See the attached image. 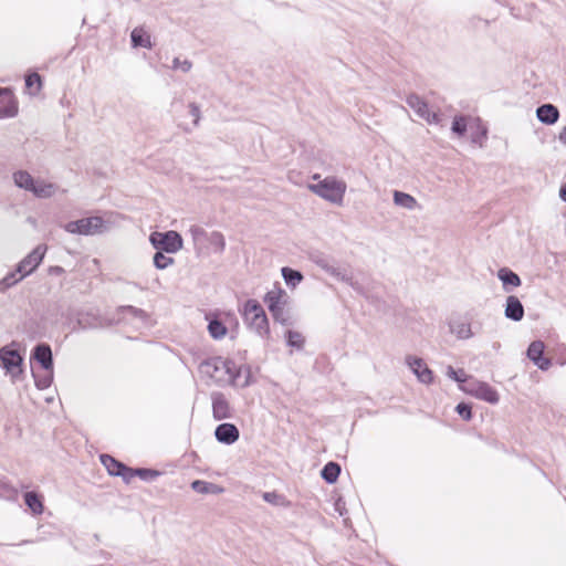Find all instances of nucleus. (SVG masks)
<instances>
[{"label":"nucleus","instance_id":"nucleus-15","mask_svg":"<svg viewBox=\"0 0 566 566\" xmlns=\"http://www.w3.org/2000/svg\"><path fill=\"white\" fill-rule=\"evenodd\" d=\"M544 343L541 340L533 342L527 349V356L533 360L541 369H546L549 366V360L543 357Z\"/></svg>","mask_w":566,"mask_h":566},{"label":"nucleus","instance_id":"nucleus-9","mask_svg":"<svg viewBox=\"0 0 566 566\" xmlns=\"http://www.w3.org/2000/svg\"><path fill=\"white\" fill-rule=\"evenodd\" d=\"M407 104L428 124H438L440 122V114L431 111L426 101L417 94H409Z\"/></svg>","mask_w":566,"mask_h":566},{"label":"nucleus","instance_id":"nucleus-43","mask_svg":"<svg viewBox=\"0 0 566 566\" xmlns=\"http://www.w3.org/2000/svg\"><path fill=\"white\" fill-rule=\"evenodd\" d=\"M136 474H138L139 476H142L144 479H148V478L157 476L158 472L154 471V470H148V469H138L136 471Z\"/></svg>","mask_w":566,"mask_h":566},{"label":"nucleus","instance_id":"nucleus-20","mask_svg":"<svg viewBox=\"0 0 566 566\" xmlns=\"http://www.w3.org/2000/svg\"><path fill=\"white\" fill-rule=\"evenodd\" d=\"M101 462L106 468L109 474L120 475L124 476L125 479L127 478L126 472H128L129 470L123 463L115 460L113 457L108 454H103L101 455Z\"/></svg>","mask_w":566,"mask_h":566},{"label":"nucleus","instance_id":"nucleus-17","mask_svg":"<svg viewBox=\"0 0 566 566\" xmlns=\"http://www.w3.org/2000/svg\"><path fill=\"white\" fill-rule=\"evenodd\" d=\"M33 357L41 364L43 369L52 370L53 359L52 350L49 345L40 344L34 348Z\"/></svg>","mask_w":566,"mask_h":566},{"label":"nucleus","instance_id":"nucleus-18","mask_svg":"<svg viewBox=\"0 0 566 566\" xmlns=\"http://www.w3.org/2000/svg\"><path fill=\"white\" fill-rule=\"evenodd\" d=\"M505 315L513 321H521L524 316V307L518 297L511 295L506 300Z\"/></svg>","mask_w":566,"mask_h":566},{"label":"nucleus","instance_id":"nucleus-7","mask_svg":"<svg viewBox=\"0 0 566 566\" xmlns=\"http://www.w3.org/2000/svg\"><path fill=\"white\" fill-rule=\"evenodd\" d=\"M23 358L18 350L4 346L0 349V366L10 376L12 381H15L22 374Z\"/></svg>","mask_w":566,"mask_h":566},{"label":"nucleus","instance_id":"nucleus-45","mask_svg":"<svg viewBox=\"0 0 566 566\" xmlns=\"http://www.w3.org/2000/svg\"><path fill=\"white\" fill-rule=\"evenodd\" d=\"M49 272H50L51 274H54V275H60V274H62V273L64 272V269H63V268H61V266H51V268L49 269Z\"/></svg>","mask_w":566,"mask_h":566},{"label":"nucleus","instance_id":"nucleus-50","mask_svg":"<svg viewBox=\"0 0 566 566\" xmlns=\"http://www.w3.org/2000/svg\"><path fill=\"white\" fill-rule=\"evenodd\" d=\"M48 386H49V382H48V381H45V382L42 385V387H48Z\"/></svg>","mask_w":566,"mask_h":566},{"label":"nucleus","instance_id":"nucleus-48","mask_svg":"<svg viewBox=\"0 0 566 566\" xmlns=\"http://www.w3.org/2000/svg\"><path fill=\"white\" fill-rule=\"evenodd\" d=\"M344 524H345L346 526H350V518H349V517H345V518H344Z\"/></svg>","mask_w":566,"mask_h":566},{"label":"nucleus","instance_id":"nucleus-8","mask_svg":"<svg viewBox=\"0 0 566 566\" xmlns=\"http://www.w3.org/2000/svg\"><path fill=\"white\" fill-rule=\"evenodd\" d=\"M46 253V245L39 244L17 266V272L24 277L31 274L42 262Z\"/></svg>","mask_w":566,"mask_h":566},{"label":"nucleus","instance_id":"nucleus-47","mask_svg":"<svg viewBox=\"0 0 566 566\" xmlns=\"http://www.w3.org/2000/svg\"><path fill=\"white\" fill-rule=\"evenodd\" d=\"M559 196L564 201H566V184L562 186L559 190Z\"/></svg>","mask_w":566,"mask_h":566},{"label":"nucleus","instance_id":"nucleus-13","mask_svg":"<svg viewBox=\"0 0 566 566\" xmlns=\"http://www.w3.org/2000/svg\"><path fill=\"white\" fill-rule=\"evenodd\" d=\"M407 363L421 382L427 385L432 382L433 373L421 358L409 357Z\"/></svg>","mask_w":566,"mask_h":566},{"label":"nucleus","instance_id":"nucleus-5","mask_svg":"<svg viewBox=\"0 0 566 566\" xmlns=\"http://www.w3.org/2000/svg\"><path fill=\"white\" fill-rule=\"evenodd\" d=\"M108 229L103 218L94 216L70 221L64 226V230L72 234L94 235L101 234Z\"/></svg>","mask_w":566,"mask_h":566},{"label":"nucleus","instance_id":"nucleus-1","mask_svg":"<svg viewBox=\"0 0 566 566\" xmlns=\"http://www.w3.org/2000/svg\"><path fill=\"white\" fill-rule=\"evenodd\" d=\"M264 302L275 322L285 326L292 324V315L290 311L291 301L290 296L283 289L274 286L265 294Z\"/></svg>","mask_w":566,"mask_h":566},{"label":"nucleus","instance_id":"nucleus-10","mask_svg":"<svg viewBox=\"0 0 566 566\" xmlns=\"http://www.w3.org/2000/svg\"><path fill=\"white\" fill-rule=\"evenodd\" d=\"M188 233L191 237L193 250L197 256H206L209 254V248L207 245L209 234L202 227L192 224L188 229Z\"/></svg>","mask_w":566,"mask_h":566},{"label":"nucleus","instance_id":"nucleus-38","mask_svg":"<svg viewBox=\"0 0 566 566\" xmlns=\"http://www.w3.org/2000/svg\"><path fill=\"white\" fill-rule=\"evenodd\" d=\"M188 107H189V114L193 118V126H198L199 122H200V118H201V113H200L199 105L196 104V103H190L188 105Z\"/></svg>","mask_w":566,"mask_h":566},{"label":"nucleus","instance_id":"nucleus-37","mask_svg":"<svg viewBox=\"0 0 566 566\" xmlns=\"http://www.w3.org/2000/svg\"><path fill=\"white\" fill-rule=\"evenodd\" d=\"M192 63L188 60L181 61L178 57H175L172 61V69L174 70H180L184 73H187L191 70Z\"/></svg>","mask_w":566,"mask_h":566},{"label":"nucleus","instance_id":"nucleus-44","mask_svg":"<svg viewBox=\"0 0 566 566\" xmlns=\"http://www.w3.org/2000/svg\"><path fill=\"white\" fill-rule=\"evenodd\" d=\"M335 511L338 512L339 516H344L346 511L345 502L342 499H338L335 502Z\"/></svg>","mask_w":566,"mask_h":566},{"label":"nucleus","instance_id":"nucleus-26","mask_svg":"<svg viewBox=\"0 0 566 566\" xmlns=\"http://www.w3.org/2000/svg\"><path fill=\"white\" fill-rule=\"evenodd\" d=\"M316 264L324 270L325 272L329 273L332 276H334L337 280H345L346 273L340 271L339 266H336L333 262L326 260V259H318L316 260Z\"/></svg>","mask_w":566,"mask_h":566},{"label":"nucleus","instance_id":"nucleus-23","mask_svg":"<svg viewBox=\"0 0 566 566\" xmlns=\"http://www.w3.org/2000/svg\"><path fill=\"white\" fill-rule=\"evenodd\" d=\"M24 502H25V505L30 509V511L34 514V515H41L44 511V506H43V501H42V497L33 492V491H29V492H25L24 493Z\"/></svg>","mask_w":566,"mask_h":566},{"label":"nucleus","instance_id":"nucleus-16","mask_svg":"<svg viewBox=\"0 0 566 566\" xmlns=\"http://www.w3.org/2000/svg\"><path fill=\"white\" fill-rule=\"evenodd\" d=\"M18 114V102L11 93L0 96V119L11 118Z\"/></svg>","mask_w":566,"mask_h":566},{"label":"nucleus","instance_id":"nucleus-22","mask_svg":"<svg viewBox=\"0 0 566 566\" xmlns=\"http://www.w3.org/2000/svg\"><path fill=\"white\" fill-rule=\"evenodd\" d=\"M14 185L25 191H32L35 179L25 170H18L12 175Z\"/></svg>","mask_w":566,"mask_h":566},{"label":"nucleus","instance_id":"nucleus-49","mask_svg":"<svg viewBox=\"0 0 566 566\" xmlns=\"http://www.w3.org/2000/svg\"><path fill=\"white\" fill-rule=\"evenodd\" d=\"M129 311L134 312V313H137L138 311L134 307H128Z\"/></svg>","mask_w":566,"mask_h":566},{"label":"nucleus","instance_id":"nucleus-21","mask_svg":"<svg viewBox=\"0 0 566 566\" xmlns=\"http://www.w3.org/2000/svg\"><path fill=\"white\" fill-rule=\"evenodd\" d=\"M537 117L542 123L552 125L557 122L559 113L558 109L552 104H545L537 108Z\"/></svg>","mask_w":566,"mask_h":566},{"label":"nucleus","instance_id":"nucleus-6","mask_svg":"<svg viewBox=\"0 0 566 566\" xmlns=\"http://www.w3.org/2000/svg\"><path fill=\"white\" fill-rule=\"evenodd\" d=\"M149 241L157 250L165 251L166 253H177L184 248V240L181 235L174 230L161 232H153Z\"/></svg>","mask_w":566,"mask_h":566},{"label":"nucleus","instance_id":"nucleus-2","mask_svg":"<svg viewBox=\"0 0 566 566\" xmlns=\"http://www.w3.org/2000/svg\"><path fill=\"white\" fill-rule=\"evenodd\" d=\"M202 376L213 380L216 384H231L234 380L233 364L222 358H211L200 365Z\"/></svg>","mask_w":566,"mask_h":566},{"label":"nucleus","instance_id":"nucleus-34","mask_svg":"<svg viewBox=\"0 0 566 566\" xmlns=\"http://www.w3.org/2000/svg\"><path fill=\"white\" fill-rule=\"evenodd\" d=\"M175 260L170 256H166L161 251H158L154 255V265L158 270H165L172 265Z\"/></svg>","mask_w":566,"mask_h":566},{"label":"nucleus","instance_id":"nucleus-33","mask_svg":"<svg viewBox=\"0 0 566 566\" xmlns=\"http://www.w3.org/2000/svg\"><path fill=\"white\" fill-rule=\"evenodd\" d=\"M208 331L216 339L222 338L227 334L226 326L218 319H213L209 323Z\"/></svg>","mask_w":566,"mask_h":566},{"label":"nucleus","instance_id":"nucleus-12","mask_svg":"<svg viewBox=\"0 0 566 566\" xmlns=\"http://www.w3.org/2000/svg\"><path fill=\"white\" fill-rule=\"evenodd\" d=\"M212 399V413L216 420H223L231 417V407L227 398L220 394L214 392Z\"/></svg>","mask_w":566,"mask_h":566},{"label":"nucleus","instance_id":"nucleus-36","mask_svg":"<svg viewBox=\"0 0 566 566\" xmlns=\"http://www.w3.org/2000/svg\"><path fill=\"white\" fill-rule=\"evenodd\" d=\"M17 271L11 272L7 274L1 281H0V292H4L10 286L17 284L19 281H21L23 277H17Z\"/></svg>","mask_w":566,"mask_h":566},{"label":"nucleus","instance_id":"nucleus-3","mask_svg":"<svg viewBox=\"0 0 566 566\" xmlns=\"http://www.w3.org/2000/svg\"><path fill=\"white\" fill-rule=\"evenodd\" d=\"M313 180H317V182L307 186L312 192L333 203L342 201L346 190V185L343 181L332 177L321 179L319 175H314Z\"/></svg>","mask_w":566,"mask_h":566},{"label":"nucleus","instance_id":"nucleus-24","mask_svg":"<svg viewBox=\"0 0 566 566\" xmlns=\"http://www.w3.org/2000/svg\"><path fill=\"white\" fill-rule=\"evenodd\" d=\"M133 45L135 48L143 46L150 49L151 48V41L150 35L143 29V28H135L132 31L130 34Z\"/></svg>","mask_w":566,"mask_h":566},{"label":"nucleus","instance_id":"nucleus-14","mask_svg":"<svg viewBox=\"0 0 566 566\" xmlns=\"http://www.w3.org/2000/svg\"><path fill=\"white\" fill-rule=\"evenodd\" d=\"M214 436L221 443L232 444L239 437V429L232 423H221L216 428Z\"/></svg>","mask_w":566,"mask_h":566},{"label":"nucleus","instance_id":"nucleus-32","mask_svg":"<svg viewBox=\"0 0 566 566\" xmlns=\"http://www.w3.org/2000/svg\"><path fill=\"white\" fill-rule=\"evenodd\" d=\"M25 86L27 88L31 90L32 94H36L42 88V81L41 76L38 73H31L25 76Z\"/></svg>","mask_w":566,"mask_h":566},{"label":"nucleus","instance_id":"nucleus-35","mask_svg":"<svg viewBox=\"0 0 566 566\" xmlns=\"http://www.w3.org/2000/svg\"><path fill=\"white\" fill-rule=\"evenodd\" d=\"M287 345L296 348H302L304 344V337L301 333L289 331L286 334Z\"/></svg>","mask_w":566,"mask_h":566},{"label":"nucleus","instance_id":"nucleus-51","mask_svg":"<svg viewBox=\"0 0 566 566\" xmlns=\"http://www.w3.org/2000/svg\"><path fill=\"white\" fill-rule=\"evenodd\" d=\"M31 543V541H23L22 544Z\"/></svg>","mask_w":566,"mask_h":566},{"label":"nucleus","instance_id":"nucleus-11","mask_svg":"<svg viewBox=\"0 0 566 566\" xmlns=\"http://www.w3.org/2000/svg\"><path fill=\"white\" fill-rule=\"evenodd\" d=\"M469 392L472 396H474L479 399H482L486 402H490V403H495L499 401L497 391L486 382H481V381L472 382L470 385Z\"/></svg>","mask_w":566,"mask_h":566},{"label":"nucleus","instance_id":"nucleus-27","mask_svg":"<svg viewBox=\"0 0 566 566\" xmlns=\"http://www.w3.org/2000/svg\"><path fill=\"white\" fill-rule=\"evenodd\" d=\"M191 488L193 491L200 493V494H219L223 491V489L217 484L209 483L201 480H196L191 483Z\"/></svg>","mask_w":566,"mask_h":566},{"label":"nucleus","instance_id":"nucleus-25","mask_svg":"<svg viewBox=\"0 0 566 566\" xmlns=\"http://www.w3.org/2000/svg\"><path fill=\"white\" fill-rule=\"evenodd\" d=\"M207 245L209 251L221 254L226 249V239L221 232L213 231L209 234Z\"/></svg>","mask_w":566,"mask_h":566},{"label":"nucleus","instance_id":"nucleus-39","mask_svg":"<svg viewBox=\"0 0 566 566\" xmlns=\"http://www.w3.org/2000/svg\"><path fill=\"white\" fill-rule=\"evenodd\" d=\"M467 129V119L464 117H457L452 124V130L462 135Z\"/></svg>","mask_w":566,"mask_h":566},{"label":"nucleus","instance_id":"nucleus-42","mask_svg":"<svg viewBox=\"0 0 566 566\" xmlns=\"http://www.w3.org/2000/svg\"><path fill=\"white\" fill-rule=\"evenodd\" d=\"M263 500L268 503L277 505L281 503L280 500H282V496L275 492H265V493H263Z\"/></svg>","mask_w":566,"mask_h":566},{"label":"nucleus","instance_id":"nucleus-28","mask_svg":"<svg viewBox=\"0 0 566 566\" xmlns=\"http://www.w3.org/2000/svg\"><path fill=\"white\" fill-rule=\"evenodd\" d=\"M281 272L285 283L292 289L296 287L303 280V274L291 268L284 266Z\"/></svg>","mask_w":566,"mask_h":566},{"label":"nucleus","instance_id":"nucleus-30","mask_svg":"<svg viewBox=\"0 0 566 566\" xmlns=\"http://www.w3.org/2000/svg\"><path fill=\"white\" fill-rule=\"evenodd\" d=\"M340 473V468L337 463L335 462H329L327 463L321 474H322V478L327 482V483H334L338 475Z\"/></svg>","mask_w":566,"mask_h":566},{"label":"nucleus","instance_id":"nucleus-41","mask_svg":"<svg viewBox=\"0 0 566 566\" xmlns=\"http://www.w3.org/2000/svg\"><path fill=\"white\" fill-rule=\"evenodd\" d=\"M448 376L459 382H464L467 380V375L462 369L454 370L450 367L448 370Z\"/></svg>","mask_w":566,"mask_h":566},{"label":"nucleus","instance_id":"nucleus-31","mask_svg":"<svg viewBox=\"0 0 566 566\" xmlns=\"http://www.w3.org/2000/svg\"><path fill=\"white\" fill-rule=\"evenodd\" d=\"M394 201L396 205L407 209H413L417 206V200L412 196L401 191L394 192Z\"/></svg>","mask_w":566,"mask_h":566},{"label":"nucleus","instance_id":"nucleus-29","mask_svg":"<svg viewBox=\"0 0 566 566\" xmlns=\"http://www.w3.org/2000/svg\"><path fill=\"white\" fill-rule=\"evenodd\" d=\"M497 276L503 282L504 285H512V286L521 285L520 276L506 268L500 269L497 272Z\"/></svg>","mask_w":566,"mask_h":566},{"label":"nucleus","instance_id":"nucleus-46","mask_svg":"<svg viewBox=\"0 0 566 566\" xmlns=\"http://www.w3.org/2000/svg\"><path fill=\"white\" fill-rule=\"evenodd\" d=\"M558 138L563 144L566 145V126L560 130Z\"/></svg>","mask_w":566,"mask_h":566},{"label":"nucleus","instance_id":"nucleus-4","mask_svg":"<svg viewBox=\"0 0 566 566\" xmlns=\"http://www.w3.org/2000/svg\"><path fill=\"white\" fill-rule=\"evenodd\" d=\"M245 323L258 334L269 333V322L261 304L255 300H248L243 307Z\"/></svg>","mask_w":566,"mask_h":566},{"label":"nucleus","instance_id":"nucleus-19","mask_svg":"<svg viewBox=\"0 0 566 566\" xmlns=\"http://www.w3.org/2000/svg\"><path fill=\"white\" fill-rule=\"evenodd\" d=\"M56 191L57 186L55 184L38 179L35 180L31 192L38 198L46 199L53 197Z\"/></svg>","mask_w":566,"mask_h":566},{"label":"nucleus","instance_id":"nucleus-40","mask_svg":"<svg viewBox=\"0 0 566 566\" xmlns=\"http://www.w3.org/2000/svg\"><path fill=\"white\" fill-rule=\"evenodd\" d=\"M457 411L464 420H470L472 417L471 407L467 403H459L457 406Z\"/></svg>","mask_w":566,"mask_h":566}]
</instances>
